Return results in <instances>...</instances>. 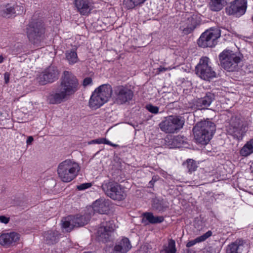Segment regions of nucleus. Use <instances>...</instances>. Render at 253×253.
<instances>
[{"label":"nucleus","mask_w":253,"mask_h":253,"mask_svg":"<svg viewBox=\"0 0 253 253\" xmlns=\"http://www.w3.org/2000/svg\"><path fill=\"white\" fill-rule=\"evenodd\" d=\"M44 29L41 23H30L27 28V34L29 41L36 47L42 46L43 40Z\"/></svg>","instance_id":"7"},{"label":"nucleus","mask_w":253,"mask_h":253,"mask_svg":"<svg viewBox=\"0 0 253 253\" xmlns=\"http://www.w3.org/2000/svg\"><path fill=\"white\" fill-rule=\"evenodd\" d=\"M115 228H118V225H115Z\"/></svg>","instance_id":"52"},{"label":"nucleus","mask_w":253,"mask_h":253,"mask_svg":"<svg viewBox=\"0 0 253 253\" xmlns=\"http://www.w3.org/2000/svg\"><path fill=\"white\" fill-rule=\"evenodd\" d=\"M92 83V79L90 77L85 78L83 81V85L86 86L89 85H91Z\"/></svg>","instance_id":"40"},{"label":"nucleus","mask_w":253,"mask_h":253,"mask_svg":"<svg viewBox=\"0 0 253 253\" xmlns=\"http://www.w3.org/2000/svg\"><path fill=\"white\" fill-rule=\"evenodd\" d=\"M220 30L218 28H211L201 35L198 41V44L203 48L212 47L216 44V40L220 37Z\"/></svg>","instance_id":"9"},{"label":"nucleus","mask_w":253,"mask_h":253,"mask_svg":"<svg viewBox=\"0 0 253 253\" xmlns=\"http://www.w3.org/2000/svg\"><path fill=\"white\" fill-rule=\"evenodd\" d=\"M143 3V0H130L129 5L127 6V7L128 8H132Z\"/></svg>","instance_id":"38"},{"label":"nucleus","mask_w":253,"mask_h":253,"mask_svg":"<svg viewBox=\"0 0 253 253\" xmlns=\"http://www.w3.org/2000/svg\"><path fill=\"white\" fill-rule=\"evenodd\" d=\"M74 5L77 11L82 15H87L93 8L91 0H74Z\"/></svg>","instance_id":"16"},{"label":"nucleus","mask_w":253,"mask_h":253,"mask_svg":"<svg viewBox=\"0 0 253 253\" xmlns=\"http://www.w3.org/2000/svg\"><path fill=\"white\" fill-rule=\"evenodd\" d=\"M79 82L71 72L65 71L60 79L58 89L50 94L48 100L50 104H59L68 99L79 89Z\"/></svg>","instance_id":"1"},{"label":"nucleus","mask_w":253,"mask_h":253,"mask_svg":"<svg viewBox=\"0 0 253 253\" xmlns=\"http://www.w3.org/2000/svg\"><path fill=\"white\" fill-rule=\"evenodd\" d=\"M111 145H112V146H114V147H116L117 146L116 145L114 144L113 143L111 144Z\"/></svg>","instance_id":"51"},{"label":"nucleus","mask_w":253,"mask_h":253,"mask_svg":"<svg viewBox=\"0 0 253 253\" xmlns=\"http://www.w3.org/2000/svg\"><path fill=\"white\" fill-rule=\"evenodd\" d=\"M9 221V218L5 217V216H0V222L5 224L7 223Z\"/></svg>","instance_id":"42"},{"label":"nucleus","mask_w":253,"mask_h":253,"mask_svg":"<svg viewBox=\"0 0 253 253\" xmlns=\"http://www.w3.org/2000/svg\"><path fill=\"white\" fill-rule=\"evenodd\" d=\"M16 13V10L14 6H11L7 4L2 9L1 12V15L4 17L10 18L14 16Z\"/></svg>","instance_id":"30"},{"label":"nucleus","mask_w":253,"mask_h":253,"mask_svg":"<svg viewBox=\"0 0 253 253\" xmlns=\"http://www.w3.org/2000/svg\"><path fill=\"white\" fill-rule=\"evenodd\" d=\"M34 139L32 136H29L27 139L26 143L28 145L31 144V143L33 141Z\"/></svg>","instance_id":"47"},{"label":"nucleus","mask_w":253,"mask_h":253,"mask_svg":"<svg viewBox=\"0 0 253 253\" xmlns=\"http://www.w3.org/2000/svg\"><path fill=\"white\" fill-rule=\"evenodd\" d=\"M246 242L242 239H238L227 247L226 253H242L246 247Z\"/></svg>","instance_id":"19"},{"label":"nucleus","mask_w":253,"mask_h":253,"mask_svg":"<svg viewBox=\"0 0 253 253\" xmlns=\"http://www.w3.org/2000/svg\"><path fill=\"white\" fill-rule=\"evenodd\" d=\"M114 102L123 104L130 101L133 96V91L126 86L118 85L114 87Z\"/></svg>","instance_id":"11"},{"label":"nucleus","mask_w":253,"mask_h":253,"mask_svg":"<svg viewBox=\"0 0 253 253\" xmlns=\"http://www.w3.org/2000/svg\"><path fill=\"white\" fill-rule=\"evenodd\" d=\"M210 59L207 57H202L199 63L196 66V74L202 79L210 81L216 77V73L210 65Z\"/></svg>","instance_id":"8"},{"label":"nucleus","mask_w":253,"mask_h":253,"mask_svg":"<svg viewBox=\"0 0 253 253\" xmlns=\"http://www.w3.org/2000/svg\"><path fill=\"white\" fill-rule=\"evenodd\" d=\"M4 79L5 84H7L9 81V74L8 72H6L4 74Z\"/></svg>","instance_id":"44"},{"label":"nucleus","mask_w":253,"mask_h":253,"mask_svg":"<svg viewBox=\"0 0 253 253\" xmlns=\"http://www.w3.org/2000/svg\"><path fill=\"white\" fill-rule=\"evenodd\" d=\"M91 186V184L89 183H86L82 184L79 186H77L78 189L80 190H84L85 189H87Z\"/></svg>","instance_id":"39"},{"label":"nucleus","mask_w":253,"mask_h":253,"mask_svg":"<svg viewBox=\"0 0 253 253\" xmlns=\"http://www.w3.org/2000/svg\"><path fill=\"white\" fill-rule=\"evenodd\" d=\"M89 144H106L111 145V142L104 138H99L96 139L92 140L88 142Z\"/></svg>","instance_id":"36"},{"label":"nucleus","mask_w":253,"mask_h":253,"mask_svg":"<svg viewBox=\"0 0 253 253\" xmlns=\"http://www.w3.org/2000/svg\"><path fill=\"white\" fill-rule=\"evenodd\" d=\"M45 237L49 241V243L54 244L58 238V233L56 231H48L45 234Z\"/></svg>","instance_id":"32"},{"label":"nucleus","mask_w":253,"mask_h":253,"mask_svg":"<svg viewBox=\"0 0 253 253\" xmlns=\"http://www.w3.org/2000/svg\"><path fill=\"white\" fill-rule=\"evenodd\" d=\"M171 69V68L170 67H169V68H165V67H160L159 68H158V73L159 74L161 72H166L167 71H169V70H170Z\"/></svg>","instance_id":"43"},{"label":"nucleus","mask_w":253,"mask_h":253,"mask_svg":"<svg viewBox=\"0 0 253 253\" xmlns=\"http://www.w3.org/2000/svg\"><path fill=\"white\" fill-rule=\"evenodd\" d=\"M66 57L70 64H74L79 61L77 52L73 49L66 51Z\"/></svg>","instance_id":"31"},{"label":"nucleus","mask_w":253,"mask_h":253,"mask_svg":"<svg viewBox=\"0 0 253 253\" xmlns=\"http://www.w3.org/2000/svg\"><path fill=\"white\" fill-rule=\"evenodd\" d=\"M183 165L186 166L188 171L190 173L195 171L198 167L196 162L192 159L187 160L186 162L183 163Z\"/></svg>","instance_id":"34"},{"label":"nucleus","mask_w":253,"mask_h":253,"mask_svg":"<svg viewBox=\"0 0 253 253\" xmlns=\"http://www.w3.org/2000/svg\"><path fill=\"white\" fill-rule=\"evenodd\" d=\"M143 216L149 223L151 224L160 223L162 222L164 220L163 216H154L152 212H147L143 213Z\"/></svg>","instance_id":"26"},{"label":"nucleus","mask_w":253,"mask_h":253,"mask_svg":"<svg viewBox=\"0 0 253 253\" xmlns=\"http://www.w3.org/2000/svg\"><path fill=\"white\" fill-rule=\"evenodd\" d=\"M212 233L211 231H208L204 234L197 237L196 239L193 240H191L188 242L186 244V247L187 248H190L193 246L197 243L204 242L208 238L210 237L212 235Z\"/></svg>","instance_id":"27"},{"label":"nucleus","mask_w":253,"mask_h":253,"mask_svg":"<svg viewBox=\"0 0 253 253\" xmlns=\"http://www.w3.org/2000/svg\"><path fill=\"white\" fill-rule=\"evenodd\" d=\"M246 144L250 147L251 149L253 151V139H251L250 141H248Z\"/></svg>","instance_id":"46"},{"label":"nucleus","mask_w":253,"mask_h":253,"mask_svg":"<svg viewBox=\"0 0 253 253\" xmlns=\"http://www.w3.org/2000/svg\"><path fill=\"white\" fill-rule=\"evenodd\" d=\"M175 242L170 239L169 241L168 245H164L163 249L160 251V253H176Z\"/></svg>","instance_id":"29"},{"label":"nucleus","mask_w":253,"mask_h":253,"mask_svg":"<svg viewBox=\"0 0 253 253\" xmlns=\"http://www.w3.org/2000/svg\"><path fill=\"white\" fill-rule=\"evenodd\" d=\"M80 170L79 164L73 159H68L60 163L57 172L59 179L64 182H69L75 179Z\"/></svg>","instance_id":"3"},{"label":"nucleus","mask_w":253,"mask_h":253,"mask_svg":"<svg viewBox=\"0 0 253 253\" xmlns=\"http://www.w3.org/2000/svg\"><path fill=\"white\" fill-rule=\"evenodd\" d=\"M214 99V94L209 92L206 94L204 97L196 99L195 105L198 109H206L210 106Z\"/></svg>","instance_id":"18"},{"label":"nucleus","mask_w":253,"mask_h":253,"mask_svg":"<svg viewBox=\"0 0 253 253\" xmlns=\"http://www.w3.org/2000/svg\"><path fill=\"white\" fill-rule=\"evenodd\" d=\"M153 180H154V178H153L149 182V184L151 185H153L154 183V181H153Z\"/></svg>","instance_id":"50"},{"label":"nucleus","mask_w":253,"mask_h":253,"mask_svg":"<svg viewBox=\"0 0 253 253\" xmlns=\"http://www.w3.org/2000/svg\"><path fill=\"white\" fill-rule=\"evenodd\" d=\"M59 74V72L57 67L50 66L39 75L38 80L40 84L42 85L45 84L47 83H52L57 80Z\"/></svg>","instance_id":"13"},{"label":"nucleus","mask_w":253,"mask_h":253,"mask_svg":"<svg viewBox=\"0 0 253 253\" xmlns=\"http://www.w3.org/2000/svg\"><path fill=\"white\" fill-rule=\"evenodd\" d=\"M111 234V222L110 221L103 222L99 227L97 236L98 240L102 242L106 243L110 240Z\"/></svg>","instance_id":"15"},{"label":"nucleus","mask_w":253,"mask_h":253,"mask_svg":"<svg viewBox=\"0 0 253 253\" xmlns=\"http://www.w3.org/2000/svg\"><path fill=\"white\" fill-rule=\"evenodd\" d=\"M102 188L105 194L111 197V178L109 177H107L103 181Z\"/></svg>","instance_id":"33"},{"label":"nucleus","mask_w":253,"mask_h":253,"mask_svg":"<svg viewBox=\"0 0 253 253\" xmlns=\"http://www.w3.org/2000/svg\"><path fill=\"white\" fill-rule=\"evenodd\" d=\"M199 22V18L197 15H190L182 23L180 27V29L182 31L183 34H189L195 29Z\"/></svg>","instance_id":"14"},{"label":"nucleus","mask_w":253,"mask_h":253,"mask_svg":"<svg viewBox=\"0 0 253 253\" xmlns=\"http://www.w3.org/2000/svg\"><path fill=\"white\" fill-rule=\"evenodd\" d=\"M216 130L214 123L209 119L198 122L193 128L195 142L206 145L210 141Z\"/></svg>","instance_id":"2"},{"label":"nucleus","mask_w":253,"mask_h":253,"mask_svg":"<svg viewBox=\"0 0 253 253\" xmlns=\"http://www.w3.org/2000/svg\"><path fill=\"white\" fill-rule=\"evenodd\" d=\"M19 239V235L15 232L3 233L0 236V244L9 246L17 242Z\"/></svg>","instance_id":"21"},{"label":"nucleus","mask_w":253,"mask_h":253,"mask_svg":"<svg viewBox=\"0 0 253 253\" xmlns=\"http://www.w3.org/2000/svg\"><path fill=\"white\" fill-rule=\"evenodd\" d=\"M153 207L159 211L163 210V207L160 205H158V203H154Z\"/></svg>","instance_id":"45"},{"label":"nucleus","mask_w":253,"mask_h":253,"mask_svg":"<svg viewBox=\"0 0 253 253\" xmlns=\"http://www.w3.org/2000/svg\"><path fill=\"white\" fill-rule=\"evenodd\" d=\"M14 8L16 10V12L17 11L18 14H22L24 11V7L23 6L16 5L14 6Z\"/></svg>","instance_id":"41"},{"label":"nucleus","mask_w":253,"mask_h":253,"mask_svg":"<svg viewBox=\"0 0 253 253\" xmlns=\"http://www.w3.org/2000/svg\"><path fill=\"white\" fill-rule=\"evenodd\" d=\"M252 153H253V151L247 144H245L240 151V155L243 157H247Z\"/></svg>","instance_id":"35"},{"label":"nucleus","mask_w":253,"mask_h":253,"mask_svg":"<svg viewBox=\"0 0 253 253\" xmlns=\"http://www.w3.org/2000/svg\"><path fill=\"white\" fill-rule=\"evenodd\" d=\"M226 127L228 134L238 139H242L246 131L242 120L237 116H232L231 118Z\"/></svg>","instance_id":"10"},{"label":"nucleus","mask_w":253,"mask_h":253,"mask_svg":"<svg viewBox=\"0 0 253 253\" xmlns=\"http://www.w3.org/2000/svg\"><path fill=\"white\" fill-rule=\"evenodd\" d=\"M110 202L109 200L101 198L96 200L92 205L94 212L100 214H107L110 211Z\"/></svg>","instance_id":"17"},{"label":"nucleus","mask_w":253,"mask_h":253,"mask_svg":"<svg viewBox=\"0 0 253 253\" xmlns=\"http://www.w3.org/2000/svg\"><path fill=\"white\" fill-rule=\"evenodd\" d=\"M166 142L170 148H179L181 145L186 143V138L183 136L178 135L168 138Z\"/></svg>","instance_id":"22"},{"label":"nucleus","mask_w":253,"mask_h":253,"mask_svg":"<svg viewBox=\"0 0 253 253\" xmlns=\"http://www.w3.org/2000/svg\"><path fill=\"white\" fill-rule=\"evenodd\" d=\"M147 0H143V2H144L145 1H146Z\"/></svg>","instance_id":"53"},{"label":"nucleus","mask_w":253,"mask_h":253,"mask_svg":"<svg viewBox=\"0 0 253 253\" xmlns=\"http://www.w3.org/2000/svg\"><path fill=\"white\" fill-rule=\"evenodd\" d=\"M247 7V0H234L226 7L225 11L228 15L239 17L245 14Z\"/></svg>","instance_id":"12"},{"label":"nucleus","mask_w":253,"mask_h":253,"mask_svg":"<svg viewBox=\"0 0 253 253\" xmlns=\"http://www.w3.org/2000/svg\"><path fill=\"white\" fill-rule=\"evenodd\" d=\"M111 97V85L102 84L92 92L89 100V106L93 109L100 108L109 100Z\"/></svg>","instance_id":"4"},{"label":"nucleus","mask_w":253,"mask_h":253,"mask_svg":"<svg viewBox=\"0 0 253 253\" xmlns=\"http://www.w3.org/2000/svg\"><path fill=\"white\" fill-rule=\"evenodd\" d=\"M153 181L155 182L156 181V179H154Z\"/></svg>","instance_id":"54"},{"label":"nucleus","mask_w":253,"mask_h":253,"mask_svg":"<svg viewBox=\"0 0 253 253\" xmlns=\"http://www.w3.org/2000/svg\"><path fill=\"white\" fill-rule=\"evenodd\" d=\"M229 0H209V7L212 11H219Z\"/></svg>","instance_id":"24"},{"label":"nucleus","mask_w":253,"mask_h":253,"mask_svg":"<svg viewBox=\"0 0 253 253\" xmlns=\"http://www.w3.org/2000/svg\"><path fill=\"white\" fill-rule=\"evenodd\" d=\"M146 108L151 113L157 114L159 113V108L157 106H153L152 104H148Z\"/></svg>","instance_id":"37"},{"label":"nucleus","mask_w":253,"mask_h":253,"mask_svg":"<svg viewBox=\"0 0 253 253\" xmlns=\"http://www.w3.org/2000/svg\"><path fill=\"white\" fill-rule=\"evenodd\" d=\"M131 247L129 239L124 237L116 243L112 253H127Z\"/></svg>","instance_id":"20"},{"label":"nucleus","mask_w":253,"mask_h":253,"mask_svg":"<svg viewBox=\"0 0 253 253\" xmlns=\"http://www.w3.org/2000/svg\"><path fill=\"white\" fill-rule=\"evenodd\" d=\"M90 217V215L88 214L83 215H77L76 216H73L75 227H80L87 224L89 221Z\"/></svg>","instance_id":"25"},{"label":"nucleus","mask_w":253,"mask_h":253,"mask_svg":"<svg viewBox=\"0 0 253 253\" xmlns=\"http://www.w3.org/2000/svg\"><path fill=\"white\" fill-rule=\"evenodd\" d=\"M4 61V58L2 55H0V64L2 63Z\"/></svg>","instance_id":"49"},{"label":"nucleus","mask_w":253,"mask_h":253,"mask_svg":"<svg viewBox=\"0 0 253 253\" xmlns=\"http://www.w3.org/2000/svg\"><path fill=\"white\" fill-rule=\"evenodd\" d=\"M184 119L179 116H169L159 124L162 131L167 133H174L180 130L184 125Z\"/></svg>","instance_id":"6"},{"label":"nucleus","mask_w":253,"mask_h":253,"mask_svg":"<svg viewBox=\"0 0 253 253\" xmlns=\"http://www.w3.org/2000/svg\"><path fill=\"white\" fill-rule=\"evenodd\" d=\"M126 194L120 185L115 184L112 187V199L122 201L125 199Z\"/></svg>","instance_id":"23"},{"label":"nucleus","mask_w":253,"mask_h":253,"mask_svg":"<svg viewBox=\"0 0 253 253\" xmlns=\"http://www.w3.org/2000/svg\"><path fill=\"white\" fill-rule=\"evenodd\" d=\"M221 66L228 72H234L239 69V63L241 61L240 56L230 50H224L219 55Z\"/></svg>","instance_id":"5"},{"label":"nucleus","mask_w":253,"mask_h":253,"mask_svg":"<svg viewBox=\"0 0 253 253\" xmlns=\"http://www.w3.org/2000/svg\"><path fill=\"white\" fill-rule=\"evenodd\" d=\"M61 226L67 232H70L75 227L73 216L70 215L63 218L61 220Z\"/></svg>","instance_id":"28"},{"label":"nucleus","mask_w":253,"mask_h":253,"mask_svg":"<svg viewBox=\"0 0 253 253\" xmlns=\"http://www.w3.org/2000/svg\"><path fill=\"white\" fill-rule=\"evenodd\" d=\"M104 250L105 253H110V247H107Z\"/></svg>","instance_id":"48"}]
</instances>
